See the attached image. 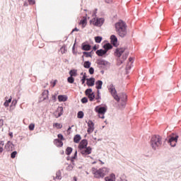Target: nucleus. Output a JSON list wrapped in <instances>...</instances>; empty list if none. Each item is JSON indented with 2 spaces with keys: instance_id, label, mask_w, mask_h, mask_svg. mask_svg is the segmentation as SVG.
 <instances>
[{
  "instance_id": "nucleus-38",
  "label": "nucleus",
  "mask_w": 181,
  "mask_h": 181,
  "mask_svg": "<svg viewBox=\"0 0 181 181\" xmlns=\"http://www.w3.org/2000/svg\"><path fill=\"white\" fill-rule=\"evenodd\" d=\"M16 155H18V152L17 151H13L11 154V159H15V158H16Z\"/></svg>"
},
{
  "instance_id": "nucleus-23",
  "label": "nucleus",
  "mask_w": 181,
  "mask_h": 181,
  "mask_svg": "<svg viewBox=\"0 0 181 181\" xmlns=\"http://www.w3.org/2000/svg\"><path fill=\"white\" fill-rule=\"evenodd\" d=\"M58 100H59V103L67 101V96H66L64 95H59L58 96Z\"/></svg>"
},
{
  "instance_id": "nucleus-1",
  "label": "nucleus",
  "mask_w": 181,
  "mask_h": 181,
  "mask_svg": "<svg viewBox=\"0 0 181 181\" xmlns=\"http://www.w3.org/2000/svg\"><path fill=\"white\" fill-rule=\"evenodd\" d=\"M107 88L113 98L117 101V103H119L122 107H124L127 103V95L125 93H122L120 96H118L115 86H114L112 83L110 84L107 86Z\"/></svg>"
},
{
  "instance_id": "nucleus-54",
  "label": "nucleus",
  "mask_w": 181,
  "mask_h": 181,
  "mask_svg": "<svg viewBox=\"0 0 181 181\" xmlns=\"http://www.w3.org/2000/svg\"><path fill=\"white\" fill-rule=\"evenodd\" d=\"M97 49H98L97 46L95 45V46L93 47V50H96Z\"/></svg>"
},
{
  "instance_id": "nucleus-41",
  "label": "nucleus",
  "mask_w": 181,
  "mask_h": 181,
  "mask_svg": "<svg viewBox=\"0 0 181 181\" xmlns=\"http://www.w3.org/2000/svg\"><path fill=\"white\" fill-rule=\"evenodd\" d=\"M28 129L30 131H33L35 129V124H30V125L28 126Z\"/></svg>"
},
{
  "instance_id": "nucleus-50",
  "label": "nucleus",
  "mask_w": 181,
  "mask_h": 181,
  "mask_svg": "<svg viewBox=\"0 0 181 181\" xmlns=\"http://www.w3.org/2000/svg\"><path fill=\"white\" fill-rule=\"evenodd\" d=\"M8 135H9V136H11V138H13V132H9Z\"/></svg>"
},
{
  "instance_id": "nucleus-14",
  "label": "nucleus",
  "mask_w": 181,
  "mask_h": 181,
  "mask_svg": "<svg viewBox=\"0 0 181 181\" xmlns=\"http://www.w3.org/2000/svg\"><path fill=\"white\" fill-rule=\"evenodd\" d=\"M124 52H125V48H117L115 52V54L117 57H121Z\"/></svg>"
},
{
  "instance_id": "nucleus-2",
  "label": "nucleus",
  "mask_w": 181,
  "mask_h": 181,
  "mask_svg": "<svg viewBox=\"0 0 181 181\" xmlns=\"http://www.w3.org/2000/svg\"><path fill=\"white\" fill-rule=\"evenodd\" d=\"M115 30L120 37H125L127 33V24H125L124 21H119L115 23Z\"/></svg>"
},
{
  "instance_id": "nucleus-27",
  "label": "nucleus",
  "mask_w": 181,
  "mask_h": 181,
  "mask_svg": "<svg viewBox=\"0 0 181 181\" xmlns=\"http://www.w3.org/2000/svg\"><path fill=\"white\" fill-rule=\"evenodd\" d=\"M11 103H12V97H10L8 100H6L4 103V107H6V108L9 107V104H11Z\"/></svg>"
},
{
  "instance_id": "nucleus-34",
  "label": "nucleus",
  "mask_w": 181,
  "mask_h": 181,
  "mask_svg": "<svg viewBox=\"0 0 181 181\" xmlns=\"http://www.w3.org/2000/svg\"><path fill=\"white\" fill-rule=\"evenodd\" d=\"M88 97L90 101H93L94 100V98H95V95H94V93H90V94L88 95Z\"/></svg>"
},
{
  "instance_id": "nucleus-58",
  "label": "nucleus",
  "mask_w": 181,
  "mask_h": 181,
  "mask_svg": "<svg viewBox=\"0 0 181 181\" xmlns=\"http://www.w3.org/2000/svg\"><path fill=\"white\" fill-rule=\"evenodd\" d=\"M96 100H100V95H98V96L96 97Z\"/></svg>"
},
{
  "instance_id": "nucleus-59",
  "label": "nucleus",
  "mask_w": 181,
  "mask_h": 181,
  "mask_svg": "<svg viewBox=\"0 0 181 181\" xmlns=\"http://www.w3.org/2000/svg\"><path fill=\"white\" fill-rule=\"evenodd\" d=\"M68 131H71V127H69L68 128Z\"/></svg>"
},
{
  "instance_id": "nucleus-28",
  "label": "nucleus",
  "mask_w": 181,
  "mask_h": 181,
  "mask_svg": "<svg viewBox=\"0 0 181 181\" xmlns=\"http://www.w3.org/2000/svg\"><path fill=\"white\" fill-rule=\"evenodd\" d=\"M69 74L71 77H76L77 76V71L76 70H71L69 71Z\"/></svg>"
},
{
  "instance_id": "nucleus-56",
  "label": "nucleus",
  "mask_w": 181,
  "mask_h": 181,
  "mask_svg": "<svg viewBox=\"0 0 181 181\" xmlns=\"http://www.w3.org/2000/svg\"><path fill=\"white\" fill-rule=\"evenodd\" d=\"M99 162H100V165H104V162L101 161V160H99Z\"/></svg>"
},
{
  "instance_id": "nucleus-29",
  "label": "nucleus",
  "mask_w": 181,
  "mask_h": 181,
  "mask_svg": "<svg viewBox=\"0 0 181 181\" xmlns=\"http://www.w3.org/2000/svg\"><path fill=\"white\" fill-rule=\"evenodd\" d=\"M91 66V62L89 61H86L83 64V66L85 69H90V66Z\"/></svg>"
},
{
  "instance_id": "nucleus-46",
  "label": "nucleus",
  "mask_w": 181,
  "mask_h": 181,
  "mask_svg": "<svg viewBox=\"0 0 181 181\" xmlns=\"http://www.w3.org/2000/svg\"><path fill=\"white\" fill-rule=\"evenodd\" d=\"M30 5H35L36 4V1L35 0H28Z\"/></svg>"
},
{
  "instance_id": "nucleus-30",
  "label": "nucleus",
  "mask_w": 181,
  "mask_h": 181,
  "mask_svg": "<svg viewBox=\"0 0 181 181\" xmlns=\"http://www.w3.org/2000/svg\"><path fill=\"white\" fill-rule=\"evenodd\" d=\"M53 127H55L57 129H62L63 128V125L60 123H54Z\"/></svg>"
},
{
  "instance_id": "nucleus-47",
  "label": "nucleus",
  "mask_w": 181,
  "mask_h": 181,
  "mask_svg": "<svg viewBox=\"0 0 181 181\" xmlns=\"http://www.w3.org/2000/svg\"><path fill=\"white\" fill-rule=\"evenodd\" d=\"M89 73L90 74H94V68L93 67L89 68Z\"/></svg>"
},
{
  "instance_id": "nucleus-53",
  "label": "nucleus",
  "mask_w": 181,
  "mask_h": 181,
  "mask_svg": "<svg viewBox=\"0 0 181 181\" xmlns=\"http://www.w3.org/2000/svg\"><path fill=\"white\" fill-rule=\"evenodd\" d=\"M127 55H123V60H127Z\"/></svg>"
},
{
  "instance_id": "nucleus-6",
  "label": "nucleus",
  "mask_w": 181,
  "mask_h": 181,
  "mask_svg": "<svg viewBox=\"0 0 181 181\" xmlns=\"http://www.w3.org/2000/svg\"><path fill=\"white\" fill-rule=\"evenodd\" d=\"M95 112L97 113H98L99 118L104 119V114H105V112H107V107H95Z\"/></svg>"
},
{
  "instance_id": "nucleus-17",
  "label": "nucleus",
  "mask_w": 181,
  "mask_h": 181,
  "mask_svg": "<svg viewBox=\"0 0 181 181\" xmlns=\"http://www.w3.org/2000/svg\"><path fill=\"white\" fill-rule=\"evenodd\" d=\"M105 181H115V174L111 173L110 175L105 177Z\"/></svg>"
},
{
  "instance_id": "nucleus-40",
  "label": "nucleus",
  "mask_w": 181,
  "mask_h": 181,
  "mask_svg": "<svg viewBox=\"0 0 181 181\" xmlns=\"http://www.w3.org/2000/svg\"><path fill=\"white\" fill-rule=\"evenodd\" d=\"M83 54L85 57H91V52H83Z\"/></svg>"
},
{
  "instance_id": "nucleus-11",
  "label": "nucleus",
  "mask_w": 181,
  "mask_h": 181,
  "mask_svg": "<svg viewBox=\"0 0 181 181\" xmlns=\"http://www.w3.org/2000/svg\"><path fill=\"white\" fill-rule=\"evenodd\" d=\"M13 148H14V146L11 141H8L5 145V149H6V151H7V152L13 151Z\"/></svg>"
},
{
  "instance_id": "nucleus-33",
  "label": "nucleus",
  "mask_w": 181,
  "mask_h": 181,
  "mask_svg": "<svg viewBox=\"0 0 181 181\" xmlns=\"http://www.w3.org/2000/svg\"><path fill=\"white\" fill-rule=\"evenodd\" d=\"M56 84H57V79L50 81V85H51V87H52V88H54Z\"/></svg>"
},
{
  "instance_id": "nucleus-37",
  "label": "nucleus",
  "mask_w": 181,
  "mask_h": 181,
  "mask_svg": "<svg viewBox=\"0 0 181 181\" xmlns=\"http://www.w3.org/2000/svg\"><path fill=\"white\" fill-rule=\"evenodd\" d=\"M4 141H0V153H2L4 152Z\"/></svg>"
},
{
  "instance_id": "nucleus-7",
  "label": "nucleus",
  "mask_w": 181,
  "mask_h": 181,
  "mask_svg": "<svg viewBox=\"0 0 181 181\" xmlns=\"http://www.w3.org/2000/svg\"><path fill=\"white\" fill-rule=\"evenodd\" d=\"M79 151L81 155H83V156H87V155H90L91 153L92 148L91 147L88 146L85 147L83 148H81Z\"/></svg>"
},
{
  "instance_id": "nucleus-19",
  "label": "nucleus",
  "mask_w": 181,
  "mask_h": 181,
  "mask_svg": "<svg viewBox=\"0 0 181 181\" xmlns=\"http://www.w3.org/2000/svg\"><path fill=\"white\" fill-rule=\"evenodd\" d=\"M42 100H47L49 98V90H45L42 93Z\"/></svg>"
},
{
  "instance_id": "nucleus-12",
  "label": "nucleus",
  "mask_w": 181,
  "mask_h": 181,
  "mask_svg": "<svg viewBox=\"0 0 181 181\" xmlns=\"http://www.w3.org/2000/svg\"><path fill=\"white\" fill-rule=\"evenodd\" d=\"M110 40H111V43L113 45V46H115V47H117V46H118V39L117 38V36L112 35L110 36Z\"/></svg>"
},
{
  "instance_id": "nucleus-35",
  "label": "nucleus",
  "mask_w": 181,
  "mask_h": 181,
  "mask_svg": "<svg viewBox=\"0 0 181 181\" xmlns=\"http://www.w3.org/2000/svg\"><path fill=\"white\" fill-rule=\"evenodd\" d=\"M93 90L91 88L89 89H86V90L85 91V94L86 95H89L90 94H93Z\"/></svg>"
},
{
  "instance_id": "nucleus-22",
  "label": "nucleus",
  "mask_w": 181,
  "mask_h": 181,
  "mask_svg": "<svg viewBox=\"0 0 181 181\" xmlns=\"http://www.w3.org/2000/svg\"><path fill=\"white\" fill-rule=\"evenodd\" d=\"M81 141V136L80 134H76L74 137V142L75 144H78Z\"/></svg>"
},
{
  "instance_id": "nucleus-15",
  "label": "nucleus",
  "mask_w": 181,
  "mask_h": 181,
  "mask_svg": "<svg viewBox=\"0 0 181 181\" xmlns=\"http://www.w3.org/2000/svg\"><path fill=\"white\" fill-rule=\"evenodd\" d=\"M86 81V84L88 87H93L94 84H95V78H87Z\"/></svg>"
},
{
  "instance_id": "nucleus-18",
  "label": "nucleus",
  "mask_w": 181,
  "mask_h": 181,
  "mask_svg": "<svg viewBox=\"0 0 181 181\" xmlns=\"http://www.w3.org/2000/svg\"><path fill=\"white\" fill-rule=\"evenodd\" d=\"M54 144L56 145V146H58L59 148H62L63 146V141L59 139H56L54 140Z\"/></svg>"
},
{
  "instance_id": "nucleus-57",
  "label": "nucleus",
  "mask_w": 181,
  "mask_h": 181,
  "mask_svg": "<svg viewBox=\"0 0 181 181\" xmlns=\"http://www.w3.org/2000/svg\"><path fill=\"white\" fill-rule=\"evenodd\" d=\"M68 169H73V166L71 165L68 166Z\"/></svg>"
},
{
  "instance_id": "nucleus-44",
  "label": "nucleus",
  "mask_w": 181,
  "mask_h": 181,
  "mask_svg": "<svg viewBox=\"0 0 181 181\" xmlns=\"http://www.w3.org/2000/svg\"><path fill=\"white\" fill-rule=\"evenodd\" d=\"M81 103H82L83 104H86V103H88V99H87V98H83L81 99Z\"/></svg>"
},
{
  "instance_id": "nucleus-26",
  "label": "nucleus",
  "mask_w": 181,
  "mask_h": 181,
  "mask_svg": "<svg viewBox=\"0 0 181 181\" xmlns=\"http://www.w3.org/2000/svg\"><path fill=\"white\" fill-rule=\"evenodd\" d=\"M103 48L105 49V50L106 51V53H107V52H108V50L112 49V45H111V44H110V43H107L103 46Z\"/></svg>"
},
{
  "instance_id": "nucleus-5",
  "label": "nucleus",
  "mask_w": 181,
  "mask_h": 181,
  "mask_svg": "<svg viewBox=\"0 0 181 181\" xmlns=\"http://www.w3.org/2000/svg\"><path fill=\"white\" fill-rule=\"evenodd\" d=\"M90 22L94 26H102V25L104 23V18H93L92 20L90 21Z\"/></svg>"
},
{
  "instance_id": "nucleus-48",
  "label": "nucleus",
  "mask_w": 181,
  "mask_h": 181,
  "mask_svg": "<svg viewBox=\"0 0 181 181\" xmlns=\"http://www.w3.org/2000/svg\"><path fill=\"white\" fill-rule=\"evenodd\" d=\"M55 179H58L60 180L62 179V175H60V173H57V177H55Z\"/></svg>"
},
{
  "instance_id": "nucleus-10",
  "label": "nucleus",
  "mask_w": 181,
  "mask_h": 181,
  "mask_svg": "<svg viewBox=\"0 0 181 181\" xmlns=\"http://www.w3.org/2000/svg\"><path fill=\"white\" fill-rule=\"evenodd\" d=\"M96 64L100 66V67H105V66H108V62L103 59H99L96 60Z\"/></svg>"
},
{
  "instance_id": "nucleus-9",
  "label": "nucleus",
  "mask_w": 181,
  "mask_h": 181,
  "mask_svg": "<svg viewBox=\"0 0 181 181\" xmlns=\"http://www.w3.org/2000/svg\"><path fill=\"white\" fill-rule=\"evenodd\" d=\"M179 138V136H175V137L172 136L169 139V144L170 146H176V144H177V139Z\"/></svg>"
},
{
  "instance_id": "nucleus-24",
  "label": "nucleus",
  "mask_w": 181,
  "mask_h": 181,
  "mask_svg": "<svg viewBox=\"0 0 181 181\" xmlns=\"http://www.w3.org/2000/svg\"><path fill=\"white\" fill-rule=\"evenodd\" d=\"M91 49V46L90 45H87L86 43L82 44V50L88 51Z\"/></svg>"
},
{
  "instance_id": "nucleus-36",
  "label": "nucleus",
  "mask_w": 181,
  "mask_h": 181,
  "mask_svg": "<svg viewBox=\"0 0 181 181\" xmlns=\"http://www.w3.org/2000/svg\"><path fill=\"white\" fill-rule=\"evenodd\" d=\"M67 81L70 84H73V83H74V78H73V76H70L67 78Z\"/></svg>"
},
{
  "instance_id": "nucleus-43",
  "label": "nucleus",
  "mask_w": 181,
  "mask_h": 181,
  "mask_svg": "<svg viewBox=\"0 0 181 181\" xmlns=\"http://www.w3.org/2000/svg\"><path fill=\"white\" fill-rule=\"evenodd\" d=\"M84 117V113L81 111L78 112V118H83Z\"/></svg>"
},
{
  "instance_id": "nucleus-20",
  "label": "nucleus",
  "mask_w": 181,
  "mask_h": 181,
  "mask_svg": "<svg viewBox=\"0 0 181 181\" xmlns=\"http://www.w3.org/2000/svg\"><path fill=\"white\" fill-rule=\"evenodd\" d=\"M79 25H82V28H86L87 25V17H83L82 20H81Z\"/></svg>"
},
{
  "instance_id": "nucleus-39",
  "label": "nucleus",
  "mask_w": 181,
  "mask_h": 181,
  "mask_svg": "<svg viewBox=\"0 0 181 181\" xmlns=\"http://www.w3.org/2000/svg\"><path fill=\"white\" fill-rule=\"evenodd\" d=\"M75 159H77V151H75L74 156L71 158V162H74Z\"/></svg>"
},
{
  "instance_id": "nucleus-49",
  "label": "nucleus",
  "mask_w": 181,
  "mask_h": 181,
  "mask_svg": "<svg viewBox=\"0 0 181 181\" xmlns=\"http://www.w3.org/2000/svg\"><path fill=\"white\" fill-rule=\"evenodd\" d=\"M17 103H18V101H16V100H13L11 103V105H14V107H15V105H16Z\"/></svg>"
},
{
  "instance_id": "nucleus-13",
  "label": "nucleus",
  "mask_w": 181,
  "mask_h": 181,
  "mask_svg": "<svg viewBox=\"0 0 181 181\" xmlns=\"http://www.w3.org/2000/svg\"><path fill=\"white\" fill-rule=\"evenodd\" d=\"M87 145H88V142L87 140L83 139L80 142L78 145V149H84V148H87Z\"/></svg>"
},
{
  "instance_id": "nucleus-8",
  "label": "nucleus",
  "mask_w": 181,
  "mask_h": 181,
  "mask_svg": "<svg viewBox=\"0 0 181 181\" xmlns=\"http://www.w3.org/2000/svg\"><path fill=\"white\" fill-rule=\"evenodd\" d=\"M88 134H93L94 132V122L93 121L89 120L88 122Z\"/></svg>"
},
{
  "instance_id": "nucleus-25",
  "label": "nucleus",
  "mask_w": 181,
  "mask_h": 181,
  "mask_svg": "<svg viewBox=\"0 0 181 181\" xmlns=\"http://www.w3.org/2000/svg\"><path fill=\"white\" fill-rule=\"evenodd\" d=\"M95 86H96L97 90H101L103 87V82L101 81H98L95 82Z\"/></svg>"
},
{
  "instance_id": "nucleus-52",
  "label": "nucleus",
  "mask_w": 181,
  "mask_h": 181,
  "mask_svg": "<svg viewBox=\"0 0 181 181\" xmlns=\"http://www.w3.org/2000/svg\"><path fill=\"white\" fill-rule=\"evenodd\" d=\"M78 28H74L72 32H78Z\"/></svg>"
},
{
  "instance_id": "nucleus-3",
  "label": "nucleus",
  "mask_w": 181,
  "mask_h": 181,
  "mask_svg": "<svg viewBox=\"0 0 181 181\" xmlns=\"http://www.w3.org/2000/svg\"><path fill=\"white\" fill-rule=\"evenodd\" d=\"M110 172V170L107 168L103 167L97 170L95 168H92V173L96 179H101L105 176H107Z\"/></svg>"
},
{
  "instance_id": "nucleus-51",
  "label": "nucleus",
  "mask_w": 181,
  "mask_h": 181,
  "mask_svg": "<svg viewBox=\"0 0 181 181\" xmlns=\"http://www.w3.org/2000/svg\"><path fill=\"white\" fill-rule=\"evenodd\" d=\"M107 4H111L112 2V0H105Z\"/></svg>"
},
{
  "instance_id": "nucleus-55",
  "label": "nucleus",
  "mask_w": 181,
  "mask_h": 181,
  "mask_svg": "<svg viewBox=\"0 0 181 181\" xmlns=\"http://www.w3.org/2000/svg\"><path fill=\"white\" fill-rule=\"evenodd\" d=\"M133 60H134V59H132V58H131V57L129 58V62H133Z\"/></svg>"
},
{
  "instance_id": "nucleus-45",
  "label": "nucleus",
  "mask_w": 181,
  "mask_h": 181,
  "mask_svg": "<svg viewBox=\"0 0 181 181\" xmlns=\"http://www.w3.org/2000/svg\"><path fill=\"white\" fill-rule=\"evenodd\" d=\"M58 138H59V139H60L61 141H64V137L63 135L61 134H58Z\"/></svg>"
},
{
  "instance_id": "nucleus-21",
  "label": "nucleus",
  "mask_w": 181,
  "mask_h": 181,
  "mask_svg": "<svg viewBox=\"0 0 181 181\" xmlns=\"http://www.w3.org/2000/svg\"><path fill=\"white\" fill-rule=\"evenodd\" d=\"M107 54V51L105 49H98L96 51V54L100 57L104 56V54Z\"/></svg>"
},
{
  "instance_id": "nucleus-60",
  "label": "nucleus",
  "mask_w": 181,
  "mask_h": 181,
  "mask_svg": "<svg viewBox=\"0 0 181 181\" xmlns=\"http://www.w3.org/2000/svg\"><path fill=\"white\" fill-rule=\"evenodd\" d=\"M95 163H97V162H95H95H93V165H95Z\"/></svg>"
},
{
  "instance_id": "nucleus-31",
  "label": "nucleus",
  "mask_w": 181,
  "mask_h": 181,
  "mask_svg": "<svg viewBox=\"0 0 181 181\" xmlns=\"http://www.w3.org/2000/svg\"><path fill=\"white\" fill-rule=\"evenodd\" d=\"M66 155H70L71 153V152H73V148L71 147H68L66 149Z\"/></svg>"
},
{
  "instance_id": "nucleus-32",
  "label": "nucleus",
  "mask_w": 181,
  "mask_h": 181,
  "mask_svg": "<svg viewBox=\"0 0 181 181\" xmlns=\"http://www.w3.org/2000/svg\"><path fill=\"white\" fill-rule=\"evenodd\" d=\"M101 40H103V37L98 36V37H95V41L96 43H101Z\"/></svg>"
},
{
  "instance_id": "nucleus-16",
  "label": "nucleus",
  "mask_w": 181,
  "mask_h": 181,
  "mask_svg": "<svg viewBox=\"0 0 181 181\" xmlns=\"http://www.w3.org/2000/svg\"><path fill=\"white\" fill-rule=\"evenodd\" d=\"M62 115H63V107H59L55 112V117L56 118H59Z\"/></svg>"
},
{
  "instance_id": "nucleus-42",
  "label": "nucleus",
  "mask_w": 181,
  "mask_h": 181,
  "mask_svg": "<svg viewBox=\"0 0 181 181\" xmlns=\"http://www.w3.org/2000/svg\"><path fill=\"white\" fill-rule=\"evenodd\" d=\"M86 80H87V76H86V74H84L81 80L82 84H84V83H86Z\"/></svg>"
},
{
  "instance_id": "nucleus-4",
  "label": "nucleus",
  "mask_w": 181,
  "mask_h": 181,
  "mask_svg": "<svg viewBox=\"0 0 181 181\" xmlns=\"http://www.w3.org/2000/svg\"><path fill=\"white\" fill-rule=\"evenodd\" d=\"M162 145V137L159 135H154L151 139V146L153 149H158Z\"/></svg>"
}]
</instances>
